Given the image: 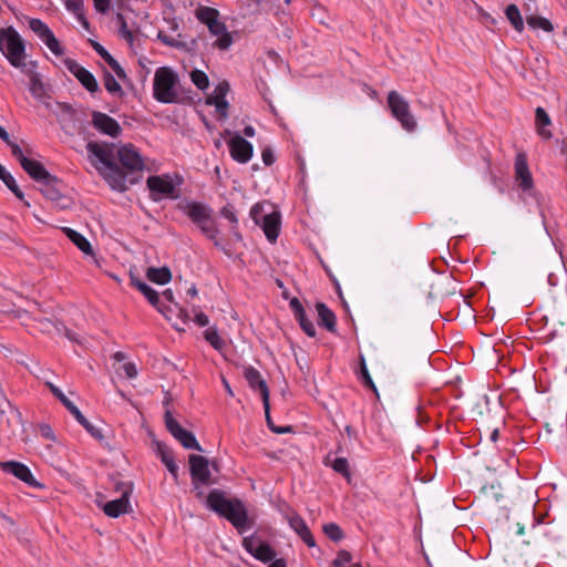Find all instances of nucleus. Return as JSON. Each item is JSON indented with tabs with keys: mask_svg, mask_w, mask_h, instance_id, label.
<instances>
[{
	"mask_svg": "<svg viewBox=\"0 0 567 567\" xmlns=\"http://www.w3.org/2000/svg\"><path fill=\"white\" fill-rule=\"evenodd\" d=\"M565 326L567 323V288L559 289L553 295L548 303V315L546 318Z\"/></svg>",
	"mask_w": 567,
	"mask_h": 567,
	"instance_id": "obj_13",
	"label": "nucleus"
},
{
	"mask_svg": "<svg viewBox=\"0 0 567 567\" xmlns=\"http://www.w3.org/2000/svg\"><path fill=\"white\" fill-rule=\"evenodd\" d=\"M254 557L260 561L268 563L276 557V551L270 547V545L262 542L261 545L256 548Z\"/></svg>",
	"mask_w": 567,
	"mask_h": 567,
	"instance_id": "obj_39",
	"label": "nucleus"
},
{
	"mask_svg": "<svg viewBox=\"0 0 567 567\" xmlns=\"http://www.w3.org/2000/svg\"><path fill=\"white\" fill-rule=\"evenodd\" d=\"M199 22L207 27L219 18V11L212 7H199L195 12Z\"/></svg>",
	"mask_w": 567,
	"mask_h": 567,
	"instance_id": "obj_32",
	"label": "nucleus"
},
{
	"mask_svg": "<svg viewBox=\"0 0 567 567\" xmlns=\"http://www.w3.org/2000/svg\"><path fill=\"white\" fill-rule=\"evenodd\" d=\"M91 47L93 50L106 62L109 63L113 56L109 53V51L100 44L97 41L90 40Z\"/></svg>",
	"mask_w": 567,
	"mask_h": 567,
	"instance_id": "obj_52",
	"label": "nucleus"
},
{
	"mask_svg": "<svg viewBox=\"0 0 567 567\" xmlns=\"http://www.w3.org/2000/svg\"><path fill=\"white\" fill-rule=\"evenodd\" d=\"M289 307L291 309V311L293 312V315H301V312L305 310L302 303L300 302V300L296 297H293L290 302H289Z\"/></svg>",
	"mask_w": 567,
	"mask_h": 567,
	"instance_id": "obj_60",
	"label": "nucleus"
},
{
	"mask_svg": "<svg viewBox=\"0 0 567 567\" xmlns=\"http://www.w3.org/2000/svg\"><path fill=\"white\" fill-rule=\"evenodd\" d=\"M179 82L178 74L168 66H161L155 71L153 81V96L156 101L171 104L178 101L176 89Z\"/></svg>",
	"mask_w": 567,
	"mask_h": 567,
	"instance_id": "obj_3",
	"label": "nucleus"
},
{
	"mask_svg": "<svg viewBox=\"0 0 567 567\" xmlns=\"http://www.w3.org/2000/svg\"><path fill=\"white\" fill-rule=\"evenodd\" d=\"M29 28L34 32L38 38L49 48L54 55H62L64 50L55 38L52 30L40 19L31 18L29 20Z\"/></svg>",
	"mask_w": 567,
	"mask_h": 567,
	"instance_id": "obj_12",
	"label": "nucleus"
},
{
	"mask_svg": "<svg viewBox=\"0 0 567 567\" xmlns=\"http://www.w3.org/2000/svg\"><path fill=\"white\" fill-rule=\"evenodd\" d=\"M194 322L199 327H206V326H208L209 320H208V317L204 312L196 311L195 316H194Z\"/></svg>",
	"mask_w": 567,
	"mask_h": 567,
	"instance_id": "obj_61",
	"label": "nucleus"
},
{
	"mask_svg": "<svg viewBox=\"0 0 567 567\" xmlns=\"http://www.w3.org/2000/svg\"><path fill=\"white\" fill-rule=\"evenodd\" d=\"M0 179L18 197L23 199V192L19 188L13 176L0 164Z\"/></svg>",
	"mask_w": 567,
	"mask_h": 567,
	"instance_id": "obj_35",
	"label": "nucleus"
},
{
	"mask_svg": "<svg viewBox=\"0 0 567 567\" xmlns=\"http://www.w3.org/2000/svg\"><path fill=\"white\" fill-rule=\"evenodd\" d=\"M250 216L256 225H259L264 230L267 239L270 243H276L281 226V215L278 210L265 213L264 204H255L250 209Z\"/></svg>",
	"mask_w": 567,
	"mask_h": 567,
	"instance_id": "obj_6",
	"label": "nucleus"
},
{
	"mask_svg": "<svg viewBox=\"0 0 567 567\" xmlns=\"http://www.w3.org/2000/svg\"><path fill=\"white\" fill-rule=\"evenodd\" d=\"M158 39H159L163 43H165V44H167V45H169V47H173V48H178V45H179V44H178V42H177L175 39H173V38H171V37L166 35V34H164V33H162V32H159V33H158Z\"/></svg>",
	"mask_w": 567,
	"mask_h": 567,
	"instance_id": "obj_64",
	"label": "nucleus"
},
{
	"mask_svg": "<svg viewBox=\"0 0 567 567\" xmlns=\"http://www.w3.org/2000/svg\"><path fill=\"white\" fill-rule=\"evenodd\" d=\"M261 158L266 166H271L275 163V154L270 147H265L261 151Z\"/></svg>",
	"mask_w": 567,
	"mask_h": 567,
	"instance_id": "obj_56",
	"label": "nucleus"
},
{
	"mask_svg": "<svg viewBox=\"0 0 567 567\" xmlns=\"http://www.w3.org/2000/svg\"><path fill=\"white\" fill-rule=\"evenodd\" d=\"M62 231L83 254L93 255L92 246L83 235L69 227L62 228Z\"/></svg>",
	"mask_w": 567,
	"mask_h": 567,
	"instance_id": "obj_28",
	"label": "nucleus"
},
{
	"mask_svg": "<svg viewBox=\"0 0 567 567\" xmlns=\"http://www.w3.org/2000/svg\"><path fill=\"white\" fill-rule=\"evenodd\" d=\"M103 82L106 91L113 95L122 97L124 92L120 83L115 80V78L110 72H104Z\"/></svg>",
	"mask_w": 567,
	"mask_h": 567,
	"instance_id": "obj_37",
	"label": "nucleus"
},
{
	"mask_svg": "<svg viewBox=\"0 0 567 567\" xmlns=\"http://www.w3.org/2000/svg\"><path fill=\"white\" fill-rule=\"evenodd\" d=\"M515 178L518 186L524 190H530L534 186L533 177L529 172L527 157L524 153H518L515 158Z\"/></svg>",
	"mask_w": 567,
	"mask_h": 567,
	"instance_id": "obj_20",
	"label": "nucleus"
},
{
	"mask_svg": "<svg viewBox=\"0 0 567 567\" xmlns=\"http://www.w3.org/2000/svg\"><path fill=\"white\" fill-rule=\"evenodd\" d=\"M388 106L392 116L400 122L405 131L413 132L416 128L417 123L410 111L409 102L396 91L389 92Z\"/></svg>",
	"mask_w": 567,
	"mask_h": 567,
	"instance_id": "obj_7",
	"label": "nucleus"
},
{
	"mask_svg": "<svg viewBox=\"0 0 567 567\" xmlns=\"http://www.w3.org/2000/svg\"><path fill=\"white\" fill-rule=\"evenodd\" d=\"M23 171L37 183L41 184L45 179H51V174L47 171L42 163L35 159L22 161Z\"/></svg>",
	"mask_w": 567,
	"mask_h": 567,
	"instance_id": "obj_23",
	"label": "nucleus"
},
{
	"mask_svg": "<svg viewBox=\"0 0 567 567\" xmlns=\"http://www.w3.org/2000/svg\"><path fill=\"white\" fill-rule=\"evenodd\" d=\"M3 142L10 147L12 156L16 157L19 161L21 166H22V161L29 159L24 155V153L21 150L20 145L17 144L14 141H12L9 135H8V140L3 141Z\"/></svg>",
	"mask_w": 567,
	"mask_h": 567,
	"instance_id": "obj_47",
	"label": "nucleus"
},
{
	"mask_svg": "<svg viewBox=\"0 0 567 567\" xmlns=\"http://www.w3.org/2000/svg\"><path fill=\"white\" fill-rule=\"evenodd\" d=\"M289 526L300 536L309 547H315L316 542L303 518L297 513L287 517Z\"/></svg>",
	"mask_w": 567,
	"mask_h": 567,
	"instance_id": "obj_22",
	"label": "nucleus"
},
{
	"mask_svg": "<svg viewBox=\"0 0 567 567\" xmlns=\"http://www.w3.org/2000/svg\"><path fill=\"white\" fill-rule=\"evenodd\" d=\"M189 473L192 478L193 492L197 499L204 498L203 486L216 484L209 470V460L205 456L190 454L188 456Z\"/></svg>",
	"mask_w": 567,
	"mask_h": 567,
	"instance_id": "obj_5",
	"label": "nucleus"
},
{
	"mask_svg": "<svg viewBox=\"0 0 567 567\" xmlns=\"http://www.w3.org/2000/svg\"><path fill=\"white\" fill-rule=\"evenodd\" d=\"M264 409H265V416H266V422H267V425L268 427L274 432V433H278V434H284V433H289L291 432V427L290 426H277L275 425L271 416H270V403L268 402V408L267 405H264Z\"/></svg>",
	"mask_w": 567,
	"mask_h": 567,
	"instance_id": "obj_45",
	"label": "nucleus"
},
{
	"mask_svg": "<svg viewBox=\"0 0 567 567\" xmlns=\"http://www.w3.org/2000/svg\"><path fill=\"white\" fill-rule=\"evenodd\" d=\"M228 147L230 156L238 163L245 164L252 157V144L239 134H236L228 141Z\"/></svg>",
	"mask_w": 567,
	"mask_h": 567,
	"instance_id": "obj_16",
	"label": "nucleus"
},
{
	"mask_svg": "<svg viewBox=\"0 0 567 567\" xmlns=\"http://www.w3.org/2000/svg\"><path fill=\"white\" fill-rule=\"evenodd\" d=\"M208 30L214 35H219L223 33L226 29V25L224 22L219 21V19L215 20L212 24H209Z\"/></svg>",
	"mask_w": 567,
	"mask_h": 567,
	"instance_id": "obj_55",
	"label": "nucleus"
},
{
	"mask_svg": "<svg viewBox=\"0 0 567 567\" xmlns=\"http://www.w3.org/2000/svg\"><path fill=\"white\" fill-rule=\"evenodd\" d=\"M323 533L333 542H340L344 537L342 529L336 523L323 525Z\"/></svg>",
	"mask_w": 567,
	"mask_h": 567,
	"instance_id": "obj_43",
	"label": "nucleus"
},
{
	"mask_svg": "<svg viewBox=\"0 0 567 567\" xmlns=\"http://www.w3.org/2000/svg\"><path fill=\"white\" fill-rule=\"evenodd\" d=\"M0 467L3 472L12 474L31 487H43L31 473L30 468L16 461L0 462Z\"/></svg>",
	"mask_w": 567,
	"mask_h": 567,
	"instance_id": "obj_17",
	"label": "nucleus"
},
{
	"mask_svg": "<svg viewBox=\"0 0 567 567\" xmlns=\"http://www.w3.org/2000/svg\"><path fill=\"white\" fill-rule=\"evenodd\" d=\"M51 179H45L41 183V192L42 194L49 198L50 200H59L62 197L61 185L62 182L56 177L51 175Z\"/></svg>",
	"mask_w": 567,
	"mask_h": 567,
	"instance_id": "obj_27",
	"label": "nucleus"
},
{
	"mask_svg": "<svg viewBox=\"0 0 567 567\" xmlns=\"http://www.w3.org/2000/svg\"><path fill=\"white\" fill-rule=\"evenodd\" d=\"M63 64L90 93L99 91L100 87L97 81L89 70L81 66L75 60L70 58L64 59Z\"/></svg>",
	"mask_w": 567,
	"mask_h": 567,
	"instance_id": "obj_14",
	"label": "nucleus"
},
{
	"mask_svg": "<svg viewBox=\"0 0 567 567\" xmlns=\"http://www.w3.org/2000/svg\"><path fill=\"white\" fill-rule=\"evenodd\" d=\"M117 21L120 22V34L123 39H125L127 42H133V34L127 28L126 20L122 13H117L116 16Z\"/></svg>",
	"mask_w": 567,
	"mask_h": 567,
	"instance_id": "obj_49",
	"label": "nucleus"
},
{
	"mask_svg": "<svg viewBox=\"0 0 567 567\" xmlns=\"http://www.w3.org/2000/svg\"><path fill=\"white\" fill-rule=\"evenodd\" d=\"M165 425L168 432L187 450H196L202 452L203 449L197 442L195 435L182 427V425L173 417L169 410L165 412Z\"/></svg>",
	"mask_w": 567,
	"mask_h": 567,
	"instance_id": "obj_11",
	"label": "nucleus"
},
{
	"mask_svg": "<svg viewBox=\"0 0 567 567\" xmlns=\"http://www.w3.org/2000/svg\"><path fill=\"white\" fill-rule=\"evenodd\" d=\"M351 554L347 550H340L337 555V558L333 560L334 567H343L346 564L350 563Z\"/></svg>",
	"mask_w": 567,
	"mask_h": 567,
	"instance_id": "obj_54",
	"label": "nucleus"
},
{
	"mask_svg": "<svg viewBox=\"0 0 567 567\" xmlns=\"http://www.w3.org/2000/svg\"><path fill=\"white\" fill-rule=\"evenodd\" d=\"M316 309L318 312V324L326 328L329 332H336L337 318L334 312L323 302H317Z\"/></svg>",
	"mask_w": 567,
	"mask_h": 567,
	"instance_id": "obj_24",
	"label": "nucleus"
},
{
	"mask_svg": "<svg viewBox=\"0 0 567 567\" xmlns=\"http://www.w3.org/2000/svg\"><path fill=\"white\" fill-rule=\"evenodd\" d=\"M244 377L252 390L259 391L262 404L268 406L269 388L267 382L261 378L260 372L254 367H247L245 368Z\"/></svg>",
	"mask_w": 567,
	"mask_h": 567,
	"instance_id": "obj_21",
	"label": "nucleus"
},
{
	"mask_svg": "<svg viewBox=\"0 0 567 567\" xmlns=\"http://www.w3.org/2000/svg\"><path fill=\"white\" fill-rule=\"evenodd\" d=\"M92 124L99 132L111 137H117L122 132V127L116 120L99 111L92 113Z\"/></svg>",
	"mask_w": 567,
	"mask_h": 567,
	"instance_id": "obj_18",
	"label": "nucleus"
},
{
	"mask_svg": "<svg viewBox=\"0 0 567 567\" xmlns=\"http://www.w3.org/2000/svg\"><path fill=\"white\" fill-rule=\"evenodd\" d=\"M535 124L538 135L544 140H550L553 134L546 126L551 124V120L547 112L538 106L535 111Z\"/></svg>",
	"mask_w": 567,
	"mask_h": 567,
	"instance_id": "obj_26",
	"label": "nucleus"
},
{
	"mask_svg": "<svg viewBox=\"0 0 567 567\" xmlns=\"http://www.w3.org/2000/svg\"><path fill=\"white\" fill-rule=\"evenodd\" d=\"M147 188L150 189V197L154 202L161 200L162 197L177 198L175 185L168 175H153L146 181Z\"/></svg>",
	"mask_w": 567,
	"mask_h": 567,
	"instance_id": "obj_10",
	"label": "nucleus"
},
{
	"mask_svg": "<svg viewBox=\"0 0 567 567\" xmlns=\"http://www.w3.org/2000/svg\"><path fill=\"white\" fill-rule=\"evenodd\" d=\"M205 503L210 511L227 519L239 533L252 527L247 508L240 498H228L225 491L214 488L206 496Z\"/></svg>",
	"mask_w": 567,
	"mask_h": 567,
	"instance_id": "obj_1",
	"label": "nucleus"
},
{
	"mask_svg": "<svg viewBox=\"0 0 567 567\" xmlns=\"http://www.w3.org/2000/svg\"><path fill=\"white\" fill-rule=\"evenodd\" d=\"M0 51L8 59L10 64L21 69L28 62L25 59V47L17 30L12 27L0 29Z\"/></svg>",
	"mask_w": 567,
	"mask_h": 567,
	"instance_id": "obj_4",
	"label": "nucleus"
},
{
	"mask_svg": "<svg viewBox=\"0 0 567 567\" xmlns=\"http://www.w3.org/2000/svg\"><path fill=\"white\" fill-rule=\"evenodd\" d=\"M331 467L333 468L334 472L341 474L343 477L348 480V482H350L351 472L349 468V463L346 457H337L332 462Z\"/></svg>",
	"mask_w": 567,
	"mask_h": 567,
	"instance_id": "obj_42",
	"label": "nucleus"
},
{
	"mask_svg": "<svg viewBox=\"0 0 567 567\" xmlns=\"http://www.w3.org/2000/svg\"><path fill=\"white\" fill-rule=\"evenodd\" d=\"M205 340L215 349V350H221L224 347V341L219 337L217 329L214 327L208 328L204 332Z\"/></svg>",
	"mask_w": 567,
	"mask_h": 567,
	"instance_id": "obj_40",
	"label": "nucleus"
},
{
	"mask_svg": "<svg viewBox=\"0 0 567 567\" xmlns=\"http://www.w3.org/2000/svg\"><path fill=\"white\" fill-rule=\"evenodd\" d=\"M190 79H192V82L199 89V90H205L208 87L209 85V80H208V76L205 72L200 71V70H193L190 72Z\"/></svg>",
	"mask_w": 567,
	"mask_h": 567,
	"instance_id": "obj_44",
	"label": "nucleus"
},
{
	"mask_svg": "<svg viewBox=\"0 0 567 567\" xmlns=\"http://www.w3.org/2000/svg\"><path fill=\"white\" fill-rule=\"evenodd\" d=\"M132 285L140 290L147 301L155 307L163 316L169 319L168 313L172 311L169 306H165L159 298V295L151 286L140 279L132 278Z\"/></svg>",
	"mask_w": 567,
	"mask_h": 567,
	"instance_id": "obj_19",
	"label": "nucleus"
},
{
	"mask_svg": "<svg viewBox=\"0 0 567 567\" xmlns=\"http://www.w3.org/2000/svg\"><path fill=\"white\" fill-rule=\"evenodd\" d=\"M37 68L38 63L35 61H29L19 70L29 76V91L31 95L38 100H42L44 96H47V90L41 74L37 71Z\"/></svg>",
	"mask_w": 567,
	"mask_h": 567,
	"instance_id": "obj_15",
	"label": "nucleus"
},
{
	"mask_svg": "<svg viewBox=\"0 0 567 567\" xmlns=\"http://www.w3.org/2000/svg\"><path fill=\"white\" fill-rule=\"evenodd\" d=\"M76 421L91 434L92 437H94L101 444L109 446V444L105 442L103 430L101 427L93 425L84 415L83 419H76Z\"/></svg>",
	"mask_w": 567,
	"mask_h": 567,
	"instance_id": "obj_36",
	"label": "nucleus"
},
{
	"mask_svg": "<svg viewBox=\"0 0 567 567\" xmlns=\"http://www.w3.org/2000/svg\"><path fill=\"white\" fill-rule=\"evenodd\" d=\"M262 543V540H260L257 536L255 535H251V536H247L243 539V546L244 548L250 554L254 556V554L256 553V548L258 546H260Z\"/></svg>",
	"mask_w": 567,
	"mask_h": 567,
	"instance_id": "obj_48",
	"label": "nucleus"
},
{
	"mask_svg": "<svg viewBox=\"0 0 567 567\" xmlns=\"http://www.w3.org/2000/svg\"><path fill=\"white\" fill-rule=\"evenodd\" d=\"M107 64L114 71V73L120 80H122L123 82L127 81L125 70L120 65V63L114 58Z\"/></svg>",
	"mask_w": 567,
	"mask_h": 567,
	"instance_id": "obj_53",
	"label": "nucleus"
},
{
	"mask_svg": "<svg viewBox=\"0 0 567 567\" xmlns=\"http://www.w3.org/2000/svg\"><path fill=\"white\" fill-rule=\"evenodd\" d=\"M221 215L227 218L230 223L236 224L237 217L231 206H225L221 209Z\"/></svg>",
	"mask_w": 567,
	"mask_h": 567,
	"instance_id": "obj_62",
	"label": "nucleus"
},
{
	"mask_svg": "<svg viewBox=\"0 0 567 567\" xmlns=\"http://www.w3.org/2000/svg\"><path fill=\"white\" fill-rule=\"evenodd\" d=\"M197 226L200 228L203 234L212 240L216 239L219 233L210 217L205 220V223L198 224Z\"/></svg>",
	"mask_w": 567,
	"mask_h": 567,
	"instance_id": "obj_46",
	"label": "nucleus"
},
{
	"mask_svg": "<svg viewBox=\"0 0 567 567\" xmlns=\"http://www.w3.org/2000/svg\"><path fill=\"white\" fill-rule=\"evenodd\" d=\"M505 14L517 32H522L524 30V21L516 4H509L505 10Z\"/></svg>",
	"mask_w": 567,
	"mask_h": 567,
	"instance_id": "obj_34",
	"label": "nucleus"
},
{
	"mask_svg": "<svg viewBox=\"0 0 567 567\" xmlns=\"http://www.w3.org/2000/svg\"><path fill=\"white\" fill-rule=\"evenodd\" d=\"M117 159L121 164L122 171L128 175V178H135L133 176L136 172H142L145 167L144 161L141 154L132 144H126L116 151Z\"/></svg>",
	"mask_w": 567,
	"mask_h": 567,
	"instance_id": "obj_9",
	"label": "nucleus"
},
{
	"mask_svg": "<svg viewBox=\"0 0 567 567\" xmlns=\"http://www.w3.org/2000/svg\"><path fill=\"white\" fill-rule=\"evenodd\" d=\"M40 433L43 437L54 441L55 436L50 425L48 424H41L40 425Z\"/></svg>",
	"mask_w": 567,
	"mask_h": 567,
	"instance_id": "obj_63",
	"label": "nucleus"
},
{
	"mask_svg": "<svg viewBox=\"0 0 567 567\" xmlns=\"http://www.w3.org/2000/svg\"><path fill=\"white\" fill-rule=\"evenodd\" d=\"M218 39L215 41L214 45L220 50H227L233 43L231 34L225 30L223 33L217 35Z\"/></svg>",
	"mask_w": 567,
	"mask_h": 567,
	"instance_id": "obj_50",
	"label": "nucleus"
},
{
	"mask_svg": "<svg viewBox=\"0 0 567 567\" xmlns=\"http://www.w3.org/2000/svg\"><path fill=\"white\" fill-rule=\"evenodd\" d=\"M113 487L115 491L121 492V496L105 503L103 506V512L109 517L116 518L122 514L128 513L131 511L130 496L133 492V485L130 482H123L113 478Z\"/></svg>",
	"mask_w": 567,
	"mask_h": 567,
	"instance_id": "obj_8",
	"label": "nucleus"
},
{
	"mask_svg": "<svg viewBox=\"0 0 567 567\" xmlns=\"http://www.w3.org/2000/svg\"><path fill=\"white\" fill-rule=\"evenodd\" d=\"M186 215L190 220L198 225L205 223L210 217V208L204 204L192 202L186 205Z\"/></svg>",
	"mask_w": 567,
	"mask_h": 567,
	"instance_id": "obj_25",
	"label": "nucleus"
},
{
	"mask_svg": "<svg viewBox=\"0 0 567 567\" xmlns=\"http://www.w3.org/2000/svg\"><path fill=\"white\" fill-rule=\"evenodd\" d=\"M65 8L72 12L76 19L81 22L84 28H89V21L84 14L83 1L82 0H66Z\"/></svg>",
	"mask_w": 567,
	"mask_h": 567,
	"instance_id": "obj_31",
	"label": "nucleus"
},
{
	"mask_svg": "<svg viewBox=\"0 0 567 567\" xmlns=\"http://www.w3.org/2000/svg\"><path fill=\"white\" fill-rule=\"evenodd\" d=\"M146 277L150 281L157 285H166L172 280V272L168 267H150L146 271Z\"/></svg>",
	"mask_w": 567,
	"mask_h": 567,
	"instance_id": "obj_30",
	"label": "nucleus"
},
{
	"mask_svg": "<svg viewBox=\"0 0 567 567\" xmlns=\"http://www.w3.org/2000/svg\"><path fill=\"white\" fill-rule=\"evenodd\" d=\"M214 106L216 107V112L220 117L226 118L228 116L229 104L227 101L217 102L214 104Z\"/></svg>",
	"mask_w": 567,
	"mask_h": 567,
	"instance_id": "obj_59",
	"label": "nucleus"
},
{
	"mask_svg": "<svg viewBox=\"0 0 567 567\" xmlns=\"http://www.w3.org/2000/svg\"><path fill=\"white\" fill-rule=\"evenodd\" d=\"M296 320L299 322L300 328L308 336L313 338L316 336V328L312 321L307 317L306 311L303 310L301 315L295 316Z\"/></svg>",
	"mask_w": 567,
	"mask_h": 567,
	"instance_id": "obj_41",
	"label": "nucleus"
},
{
	"mask_svg": "<svg viewBox=\"0 0 567 567\" xmlns=\"http://www.w3.org/2000/svg\"><path fill=\"white\" fill-rule=\"evenodd\" d=\"M122 370H123L125 377L128 379H134L137 375V369L133 362L123 363Z\"/></svg>",
	"mask_w": 567,
	"mask_h": 567,
	"instance_id": "obj_57",
	"label": "nucleus"
},
{
	"mask_svg": "<svg viewBox=\"0 0 567 567\" xmlns=\"http://www.w3.org/2000/svg\"><path fill=\"white\" fill-rule=\"evenodd\" d=\"M86 150L103 165V171L101 168L99 171L113 189L124 192L130 185L138 182V178H128V175L115 163L114 144H100L91 141L87 143Z\"/></svg>",
	"mask_w": 567,
	"mask_h": 567,
	"instance_id": "obj_2",
	"label": "nucleus"
},
{
	"mask_svg": "<svg viewBox=\"0 0 567 567\" xmlns=\"http://www.w3.org/2000/svg\"><path fill=\"white\" fill-rule=\"evenodd\" d=\"M94 8L100 13H107L111 8L110 0H93Z\"/></svg>",
	"mask_w": 567,
	"mask_h": 567,
	"instance_id": "obj_58",
	"label": "nucleus"
},
{
	"mask_svg": "<svg viewBox=\"0 0 567 567\" xmlns=\"http://www.w3.org/2000/svg\"><path fill=\"white\" fill-rule=\"evenodd\" d=\"M230 90V85L227 81H223L217 84L213 94L206 99L207 105H214L217 102L227 101L226 95Z\"/></svg>",
	"mask_w": 567,
	"mask_h": 567,
	"instance_id": "obj_33",
	"label": "nucleus"
},
{
	"mask_svg": "<svg viewBox=\"0 0 567 567\" xmlns=\"http://www.w3.org/2000/svg\"><path fill=\"white\" fill-rule=\"evenodd\" d=\"M51 393L66 408V410L76 419H83L82 412L73 404L64 393L53 383L47 382Z\"/></svg>",
	"mask_w": 567,
	"mask_h": 567,
	"instance_id": "obj_29",
	"label": "nucleus"
},
{
	"mask_svg": "<svg viewBox=\"0 0 567 567\" xmlns=\"http://www.w3.org/2000/svg\"><path fill=\"white\" fill-rule=\"evenodd\" d=\"M156 452L163 463H166L174 458L172 451L163 443H156Z\"/></svg>",
	"mask_w": 567,
	"mask_h": 567,
	"instance_id": "obj_51",
	"label": "nucleus"
},
{
	"mask_svg": "<svg viewBox=\"0 0 567 567\" xmlns=\"http://www.w3.org/2000/svg\"><path fill=\"white\" fill-rule=\"evenodd\" d=\"M526 22L533 29H543L546 32H551L554 30L553 23L540 16H528L526 18Z\"/></svg>",
	"mask_w": 567,
	"mask_h": 567,
	"instance_id": "obj_38",
	"label": "nucleus"
}]
</instances>
